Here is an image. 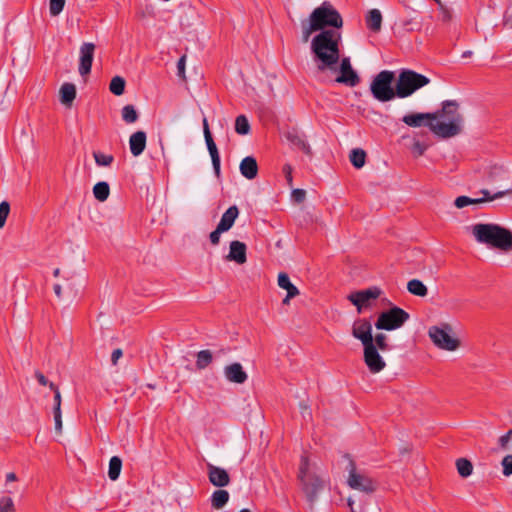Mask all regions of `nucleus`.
<instances>
[{"label":"nucleus","mask_w":512,"mask_h":512,"mask_svg":"<svg viewBox=\"0 0 512 512\" xmlns=\"http://www.w3.org/2000/svg\"><path fill=\"white\" fill-rule=\"evenodd\" d=\"M54 414V422H55V430L57 433L62 432V413L58 411V409H53Z\"/></svg>","instance_id":"obj_50"},{"label":"nucleus","mask_w":512,"mask_h":512,"mask_svg":"<svg viewBox=\"0 0 512 512\" xmlns=\"http://www.w3.org/2000/svg\"><path fill=\"white\" fill-rule=\"evenodd\" d=\"M343 19L337 9L328 1L316 7L307 20L301 22L302 40L307 42L311 35L317 31H324L326 27L340 29Z\"/></svg>","instance_id":"obj_3"},{"label":"nucleus","mask_w":512,"mask_h":512,"mask_svg":"<svg viewBox=\"0 0 512 512\" xmlns=\"http://www.w3.org/2000/svg\"><path fill=\"white\" fill-rule=\"evenodd\" d=\"M379 351L380 350L376 348L374 343L363 347L364 363L366 364L368 370L373 374L381 372L386 367V362L380 355Z\"/></svg>","instance_id":"obj_13"},{"label":"nucleus","mask_w":512,"mask_h":512,"mask_svg":"<svg viewBox=\"0 0 512 512\" xmlns=\"http://www.w3.org/2000/svg\"><path fill=\"white\" fill-rule=\"evenodd\" d=\"M60 102L66 107H71L76 97V87L72 83H64L59 91Z\"/></svg>","instance_id":"obj_28"},{"label":"nucleus","mask_w":512,"mask_h":512,"mask_svg":"<svg viewBox=\"0 0 512 512\" xmlns=\"http://www.w3.org/2000/svg\"><path fill=\"white\" fill-rule=\"evenodd\" d=\"M235 131L240 135H247L250 132V124L245 115H239L236 118Z\"/></svg>","instance_id":"obj_37"},{"label":"nucleus","mask_w":512,"mask_h":512,"mask_svg":"<svg viewBox=\"0 0 512 512\" xmlns=\"http://www.w3.org/2000/svg\"><path fill=\"white\" fill-rule=\"evenodd\" d=\"M352 336L359 340L363 347L374 343L372 335V325L367 319H358L354 321L351 329Z\"/></svg>","instance_id":"obj_16"},{"label":"nucleus","mask_w":512,"mask_h":512,"mask_svg":"<svg viewBox=\"0 0 512 512\" xmlns=\"http://www.w3.org/2000/svg\"><path fill=\"white\" fill-rule=\"evenodd\" d=\"M121 468H122L121 459L117 456H113L109 461V470H108V476L112 481H115L119 478Z\"/></svg>","instance_id":"obj_33"},{"label":"nucleus","mask_w":512,"mask_h":512,"mask_svg":"<svg viewBox=\"0 0 512 512\" xmlns=\"http://www.w3.org/2000/svg\"><path fill=\"white\" fill-rule=\"evenodd\" d=\"M93 157H94L95 163L98 166H100V167H102V166L103 167H108L114 161L113 155H111V154H104V153L99 152V151L93 152Z\"/></svg>","instance_id":"obj_38"},{"label":"nucleus","mask_w":512,"mask_h":512,"mask_svg":"<svg viewBox=\"0 0 512 512\" xmlns=\"http://www.w3.org/2000/svg\"><path fill=\"white\" fill-rule=\"evenodd\" d=\"M395 73L389 70L379 72L371 81L370 92L379 102H389L398 97L397 84L393 87Z\"/></svg>","instance_id":"obj_6"},{"label":"nucleus","mask_w":512,"mask_h":512,"mask_svg":"<svg viewBox=\"0 0 512 512\" xmlns=\"http://www.w3.org/2000/svg\"><path fill=\"white\" fill-rule=\"evenodd\" d=\"M224 232L225 231H223L220 227L217 226L216 229L212 231L209 235L211 244L214 246L218 245L220 243V236Z\"/></svg>","instance_id":"obj_48"},{"label":"nucleus","mask_w":512,"mask_h":512,"mask_svg":"<svg viewBox=\"0 0 512 512\" xmlns=\"http://www.w3.org/2000/svg\"><path fill=\"white\" fill-rule=\"evenodd\" d=\"M240 173L248 180H253L258 175V164L253 156H246L239 165Z\"/></svg>","instance_id":"obj_24"},{"label":"nucleus","mask_w":512,"mask_h":512,"mask_svg":"<svg viewBox=\"0 0 512 512\" xmlns=\"http://www.w3.org/2000/svg\"><path fill=\"white\" fill-rule=\"evenodd\" d=\"M53 288H54V292H55L56 296L58 298H61V296H62V287H61V285L60 284H55Z\"/></svg>","instance_id":"obj_57"},{"label":"nucleus","mask_w":512,"mask_h":512,"mask_svg":"<svg viewBox=\"0 0 512 512\" xmlns=\"http://www.w3.org/2000/svg\"><path fill=\"white\" fill-rule=\"evenodd\" d=\"M301 489L308 502L313 504L318 494L325 488L327 479L316 463H311L307 456L302 455L297 476Z\"/></svg>","instance_id":"obj_5"},{"label":"nucleus","mask_w":512,"mask_h":512,"mask_svg":"<svg viewBox=\"0 0 512 512\" xmlns=\"http://www.w3.org/2000/svg\"><path fill=\"white\" fill-rule=\"evenodd\" d=\"M17 480L18 478L14 472H9L6 474V483L15 482Z\"/></svg>","instance_id":"obj_56"},{"label":"nucleus","mask_w":512,"mask_h":512,"mask_svg":"<svg viewBox=\"0 0 512 512\" xmlns=\"http://www.w3.org/2000/svg\"><path fill=\"white\" fill-rule=\"evenodd\" d=\"M208 478L212 485L216 487H225L230 483V476L228 472L218 466L208 463Z\"/></svg>","instance_id":"obj_20"},{"label":"nucleus","mask_w":512,"mask_h":512,"mask_svg":"<svg viewBox=\"0 0 512 512\" xmlns=\"http://www.w3.org/2000/svg\"><path fill=\"white\" fill-rule=\"evenodd\" d=\"M435 120L430 122V131L441 138H451L463 131L464 117L455 100H446L441 110L433 112Z\"/></svg>","instance_id":"obj_2"},{"label":"nucleus","mask_w":512,"mask_h":512,"mask_svg":"<svg viewBox=\"0 0 512 512\" xmlns=\"http://www.w3.org/2000/svg\"><path fill=\"white\" fill-rule=\"evenodd\" d=\"M300 407H301V414H302L303 418L311 419L312 415H311L310 408L306 404H301Z\"/></svg>","instance_id":"obj_55"},{"label":"nucleus","mask_w":512,"mask_h":512,"mask_svg":"<svg viewBox=\"0 0 512 512\" xmlns=\"http://www.w3.org/2000/svg\"><path fill=\"white\" fill-rule=\"evenodd\" d=\"M239 216V209L236 205L230 206L221 216V219L218 223V227H220L223 231H229L236 219Z\"/></svg>","instance_id":"obj_26"},{"label":"nucleus","mask_w":512,"mask_h":512,"mask_svg":"<svg viewBox=\"0 0 512 512\" xmlns=\"http://www.w3.org/2000/svg\"><path fill=\"white\" fill-rule=\"evenodd\" d=\"M347 504H348V506H349V508H350V512H356V511L354 510V507H353V505H354V500H353L352 498H348V500H347Z\"/></svg>","instance_id":"obj_58"},{"label":"nucleus","mask_w":512,"mask_h":512,"mask_svg":"<svg viewBox=\"0 0 512 512\" xmlns=\"http://www.w3.org/2000/svg\"><path fill=\"white\" fill-rule=\"evenodd\" d=\"M277 284L281 289L287 292L285 298L282 301L284 305H289L291 299L300 294L299 289L291 282L288 274L285 272L278 274Z\"/></svg>","instance_id":"obj_21"},{"label":"nucleus","mask_w":512,"mask_h":512,"mask_svg":"<svg viewBox=\"0 0 512 512\" xmlns=\"http://www.w3.org/2000/svg\"><path fill=\"white\" fill-rule=\"evenodd\" d=\"M65 0H50L49 12L51 16H58L64 9Z\"/></svg>","instance_id":"obj_43"},{"label":"nucleus","mask_w":512,"mask_h":512,"mask_svg":"<svg viewBox=\"0 0 512 512\" xmlns=\"http://www.w3.org/2000/svg\"><path fill=\"white\" fill-rule=\"evenodd\" d=\"M407 290L415 296L418 297H425L428 294V288L426 285L418 280V279H412L407 283Z\"/></svg>","instance_id":"obj_29"},{"label":"nucleus","mask_w":512,"mask_h":512,"mask_svg":"<svg viewBox=\"0 0 512 512\" xmlns=\"http://www.w3.org/2000/svg\"><path fill=\"white\" fill-rule=\"evenodd\" d=\"M35 377H36V379L38 380L39 384H41V385H43V386H46V385H48V386H49V384L51 383V382H49V381H48V379L44 376V374H43V373H41L40 371H36V372H35Z\"/></svg>","instance_id":"obj_53"},{"label":"nucleus","mask_w":512,"mask_h":512,"mask_svg":"<svg viewBox=\"0 0 512 512\" xmlns=\"http://www.w3.org/2000/svg\"><path fill=\"white\" fill-rule=\"evenodd\" d=\"M349 466L350 469L347 484L351 489L367 494L376 490V483L370 477L357 472L353 462H350Z\"/></svg>","instance_id":"obj_11"},{"label":"nucleus","mask_w":512,"mask_h":512,"mask_svg":"<svg viewBox=\"0 0 512 512\" xmlns=\"http://www.w3.org/2000/svg\"><path fill=\"white\" fill-rule=\"evenodd\" d=\"M425 146L423 144H421L420 142H415L413 144V152L416 153L417 155H422L425 151Z\"/></svg>","instance_id":"obj_54"},{"label":"nucleus","mask_w":512,"mask_h":512,"mask_svg":"<svg viewBox=\"0 0 512 512\" xmlns=\"http://www.w3.org/2000/svg\"><path fill=\"white\" fill-rule=\"evenodd\" d=\"M286 140L295 148L301 150L303 153L310 155L311 148L307 143L303 133L297 129H291L285 133Z\"/></svg>","instance_id":"obj_23"},{"label":"nucleus","mask_w":512,"mask_h":512,"mask_svg":"<svg viewBox=\"0 0 512 512\" xmlns=\"http://www.w3.org/2000/svg\"><path fill=\"white\" fill-rule=\"evenodd\" d=\"M93 195L100 202L106 201L110 195L109 184L105 181L96 183L93 187Z\"/></svg>","instance_id":"obj_31"},{"label":"nucleus","mask_w":512,"mask_h":512,"mask_svg":"<svg viewBox=\"0 0 512 512\" xmlns=\"http://www.w3.org/2000/svg\"><path fill=\"white\" fill-rule=\"evenodd\" d=\"M226 260L233 261L239 265L246 263L247 261V246L245 243L234 240L230 242L229 253L226 256Z\"/></svg>","instance_id":"obj_19"},{"label":"nucleus","mask_w":512,"mask_h":512,"mask_svg":"<svg viewBox=\"0 0 512 512\" xmlns=\"http://www.w3.org/2000/svg\"><path fill=\"white\" fill-rule=\"evenodd\" d=\"M0 512H16L14 501L10 496L0 497Z\"/></svg>","instance_id":"obj_42"},{"label":"nucleus","mask_w":512,"mask_h":512,"mask_svg":"<svg viewBox=\"0 0 512 512\" xmlns=\"http://www.w3.org/2000/svg\"><path fill=\"white\" fill-rule=\"evenodd\" d=\"M502 473L504 476H512V455L508 454L501 461Z\"/></svg>","instance_id":"obj_44"},{"label":"nucleus","mask_w":512,"mask_h":512,"mask_svg":"<svg viewBox=\"0 0 512 512\" xmlns=\"http://www.w3.org/2000/svg\"><path fill=\"white\" fill-rule=\"evenodd\" d=\"M472 55V52L471 51H465L463 54H462V57L463 58H466V57H470Z\"/></svg>","instance_id":"obj_59"},{"label":"nucleus","mask_w":512,"mask_h":512,"mask_svg":"<svg viewBox=\"0 0 512 512\" xmlns=\"http://www.w3.org/2000/svg\"><path fill=\"white\" fill-rule=\"evenodd\" d=\"M122 118L128 123L132 124L137 121L138 113L133 105H126L122 108Z\"/></svg>","instance_id":"obj_39"},{"label":"nucleus","mask_w":512,"mask_h":512,"mask_svg":"<svg viewBox=\"0 0 512 512\" xmlns=\"http://www.w3.org/2000/svg\"><path fill=\"white\" fill-rule=\"evenodd\" d=\"M479 193L482 195V197H480V198H471V197H468L465 195L458 196L454 200L455 207L458 209H462L469 205H478V204L490 202V201H493L496 199H500L506 195L512 194V190L508 189V190H504V191H498V192L492 194L489 190L482 189V190H480Z\"/></svg>","instance_id":"obj_10"},{"label":"nucleus","mask_w":512,"mask_h":512,"mask_svg":"<svg viewBox=\"0 0 512 512\" xmlns=\"http://www.w3.org/2000/svg\"><path fill=\"white\" fill-rule=\"evenodd\" d=\"M95 45L91 42H84L79 49V74L82 77L91 72L94 59Z\"/></svg>","instance_id":"obj_14"},{"label":"nucleus","mask_w":512,"mask_h":512,"mask_svg":"<svg viewBox=\"0 0 512 512\" xmlns=\"http://www.w3.org/2000/svg\"><path fill=\"white\" fill-rule=\"evenodd\" d=\"M380 295V288L370 287L368 289L349 294L348 300L357 307L358 313H361L363 308L369 307L371 302L379 298Z\"/></svg>","instance_id":"obj_12"},{"label":"nucleus","mask_w":512,"mask_h":512,"mask_svg":"<svg viewBox=\"0 0 512 512\" xmlns=\"http://www.w3.org/2000/svg\"><path fill=\"white\" fill-rule=\"evenodd\" d=\"M223 373L228 382L235 384H243L248 379V375L244 371L243 366L238 362L226 365L223 369Z\"/></svg>","instance_id":"obj_18"},{"label":"nucleus","mask_w":512,"mask_h":512,"mask_svg":"<svg viewBox=\"0 0 512 512\" xmlns=\"http://www.w3.org/2000/svg\"><path fill=\"white\" fill-rule=\"evenodd\" d=\"M382 14L378 9H371L368 11L365 17L367 28L374 32L378 33L382 27Z\"/></svg>","instance_id":"obj_27"},{"label":"nucleus","mask_w":512,"mask_h":512,"mask_svg":"<svg viewBox=\"0 0 512 512\" xmlns=\"http://www.w3.org/2000/svg\"><path fill=\"white\" fill-rule=\"evenodd\" d=\"M435 120V114L432 113H412L403 116L402 121L409 127L417 128L427 126L430 129V122Z\"/></svg>","instance_id":"obj_22"},{"label":"nucleus","mask_w":512,"mask_h":512,"mask_svg":"<svg viewBox=\"0 0 512 512\" xmlns=\"http://www.w3.org/2000/svg\"><path fill=\"white\" fill-rule=\"evenodd\" d=\"M373 341L378 350L383 351V352L390 350V345L388 343V338H387L386 334H384V333L376 334L375 338H373Z\"/></svg>","instance_id":"obj_41"},{"label":"nucleus","mask_w":512,"mask_h":512,"mask_svg":"<svg viewBox=\"0 0 512 512\" xmlns=\"http://www.w3.org/2000/svg\"><path fill=\"white\" fill-rule=\"evenodd\" d=\"M498 449L500 451L512 450V429L500 436L498 439Z\"/></svg>","instance_id":"obj_40"},{"label":"nucleus","mask_w":512,"mask_h":512,"mask_svg":"<svg viewBox=\"0 0 512 512\" xmlns=\"http://www.w3.org/2000/svg\"><path fill=\"white\" fill-rule=\"evenodd\" d=\"M340 41L341 33L335 30L321 31L312 39L311 50L320 71L335 69L340 60Z\"/></svg>","instance_id":"obj_1"},{"label":"nucleus","mask_w":512,"mask_h":512,"mask_svg":"<svg viewBox=\"0 0 512 512\" xmlns=\"http://www.w3.org/2000/svg\"><path fill=\"white\" fill-rule=\"evenodd\" d=\"M292 166L290 164H285L282 168V172L285 176V179H286V182H287V185L289 187H292L293 186V176H292Z\"/></svg>","instance_id":"obj_47"},{"label":"nucleus","mask_w":512,"mask_h":512,"mask_svg":"<svg viewBox=\"0 0 512 512\" xmlns=\"http://www.w3.org/2000/svg\"><path fill=\"white\" fill-rule=\"evenodd\" d=\"M469 230L479 244L503 252L512 250V232L509 229L494 223H476Z\"/></svg>","instance_id":"obj_4"},{"label":"nucleus","mask_w":512,"mask_h":512,"mask_svg":"<svg viewBox=\"0 0 512 512\" xmlns=\"http://www.w3.org/2000/svg\"><path fill=\"white\" fill-rule=\"evenodd\" d=\"M335 82L346 85L348 87H355L359 84L360 78L356 71L352 68L350 59L345 57L340 62V74L335 78Z\"/></svg>","instance_id":"obj_15"},{"label":"nucleus","mask_w":512,"mask_h":512,"mask_svg":"<svg viewBox=\"0 0 512 512\" xmlns=\"http://www.w3.org/2000/svg\"><path fill=\"white\" fill-rule=\"evenodd\" d=\"M185 65H186V56L183 55L177 62V75L185 80L186 79V76H185Z\"/></svg>","instance_id":"obj_49"},{"label":"nucleus","mask_w":512,"mask_h":512,"mask_svg":"<svg viewBox=\"0 0 512 512\" xmlns=\"http://www.w3.org/2000/svg\"><path fill=\"white\" fill-rule=\"evenodd\" d=\"M366 153L362 149H353L350 153V161L355 168H361L365 164Z\"/></svg>","instance_id":"obj_35"},{"label":"nucleus","mask_w":512,"mask_h":512,"mask_svg":"<svg viewBox=\"0 0 512 512\" xmlns=\"http://www.w3.org/2000/svg\"><path fill=\"white\" fill-rule=\"evenodd\" d=\"M53 275H54L55 277H58V276L60 275V269H59V268L54 269V271H53Z\"/></svg>","instance_id":"obj_60"},{"label":"nucleus","mask_w":512,"mask_h":512,"mask_svg":"<svg viewBox=\"0 0 512 512\" xmlns=\"http://www.w3.org/2000/svg\"><path fill=\"white\" fill-rule=\"evenodd\" d=\"M49 388L54 392V409L61 411L62 397L59 388L54 383H50Z\"/></svg>","instance_id":"obj_46"},{"label":"nucleus","mask_w":512,"mask_h":512,"mask_svg":"<svg viewBox=\"0 0 512 512\" xmlns=\"http://www.w3.org/2000/svg\"><path fill=\"white\" fill-rule=\"evenodd\" d=\"M123 355V352L121 349H115L113 352H112V355H111V362L113 365H117L118 363V360L122 357Z\"/></svg>","instance_id":"obj_52"},{"label":"nucleus","mask_w":512,"mask_h":512,"mask_svg":"<svg viewBox=\"0 0 512 512\" xmlns=\"http://www.w3.org/2000/svg\"><path fill=\"white\" fill-rule=\"evenodd\" d=\"M203 132H204L206 145H207L209 154L211 156L213 169L215 171L216 176L219 177L220 176V155H219L218 149L216 147V144L212 138V135H211V132L209 129V125H208V121L206 118L203 119Z\"/></svg>","instance_id":"obj_17"},{"label":"nucleus","mask_w":512,"mask_h":512,"mask_svg":"<svg viewBox=\"0 0 512 512\" xmlns=\"http://www.w3.org/2000/svg\"><path fill=\"white\" fill-rule=\"evenodd\" d=\"M408 319L409 314L406 311L399 307H393L378 316L375 327L379 330H396L402 327Z\"/></svg>","instance_id":"obj_9"},{"label":"nucleus","mask_w":512,"mask_h":512,"mask_svg":"<svg viewBox=\"0 0 512 512\" xmlns=\"http://www.w3.org/2000/svg\"><path fill=\"white\" fill-rule=\"evenodd\" d=\"M398 98H407L415 93L417 90L428 85L430 79L413 70H402L397 78Z\"/></svg>","instance_id":"obj_8"},{"label":"nucleus","mask_w":512,"mask_h":512,"mask_svg":"<svg viewBox=\"0 0 512 512\" xmlns=\"http://www.w3.org/2000/svg\"><path fill=\"white\" fill-rule=\"evenodd\" d=\"M9 213L10 204L7 201H2L0 203V229L4 227Z\"/></svg>","instance_id":"obj_45"},{"label":"nucleus","mask_w":512,"mask_h":512,"mask_svg":"<svg viewBox=\"0 0 512 512\" xmlns=\"http://www.w3.org/2000/svg\"><path fill=\"white\" fill-rule=\"evenodd\" d=\"M213 360V356L210 350H201L197 353L196 367L199 370L208 367Z\"/></svg>","instance_id":"obj_34"},{"label":"nucleus","mask_w":512,"mask_h":512,"mask_svg":"<svg viewBox=\"0 0 512 512\" xmlns=\"http://www.w3.org/2000/svg\"><path fill=\"white\" fill-rule=\"evenodd\" d=\"M239 512H251V511L249 509L245 508V509L240 510Z\"/></svg>","instance_id":"obj_61"},{"label":"nucleus","mask_w":512,"mask_h":512,"mask_svg":"<svg viewBox=\"0 0 512 512\" xmlns=\"http://www.w3.org/2000/svg\"><path fill=\"white\" fill-rule=\"evenodd\" d=\"M109 90L116 96L122 95L125 90V80L120 76L113 77L109 85Z\"/></svg>","instance_id":"obj_36"},{"label":"nucleus","mask_w":512,"mask_h":512,"mask_svg":"<svg viewBox=\"0 0 512 512\" xmlns=\"http://www.w3.org/2000/svg\"><path fill=\"white\" fill-rule=\"evenodd\" d=\"M229 501V493L226 490L219 489L212 493L211 505L215 509H221Z\"/></svg>","instance_id":"obj_30"},{"label":"nucleus","mask_w":512,"mask_h":512,"mask_svg":"<svg viewBox=\"0 0 512 512\" xmlns=\"http://www.w3.org/2000/svg\"><path fill=\"white\" fill-rule=\"evenodd\" d=\"M147 136L144 131H137L129 138L131 154L135 157L141 155L146 148Z\"/></svg>","instance_id":"obj_25"},{"label":"nucleus","mask_w":512,"mask_h":512,"mask_svg":"<svg viewBox=\"0 0 512 512\" xmlns=\"http://www.w3.org/2000/svg\"><path fill=\"white\" fill-rule=\"evenodd\" d=\"M456 468L458 474L463 477L467 478L472 475L473 473V465L471 461H469L466 458H459L456 460Z\"/></svg>","instance_id":"obj_32"},{"label":"nucleus","mask_w":512,"mask_h":512,"mask_svg":"<svg viewBox=\"0 0 512 512\" xmlns=\"http://www.w3.org/2000/svg\"><path fill=\"white\" fill-rule=\"evenodd\" d=\"M306 192L303 189H294L292 191V198L295 202L301 203L305 200Z\"/></svg>","instance_id":"obj_51"},{"label":"nucleus","mask_w":512,"mask_h":512,"mask_svg":"<svg viewBox=\"0 0 512 512\" xmlns=\"http://www.w3.org/2000/svg\"><path fill=\"white\" fill-rule=\"evenodd\" d=\"M428 336L434 346L443 351L454 352L461 346L460 339L454 335L449 323L430 326Z\"/></svg>","instance_id":"obj_7"}]
</instances>
